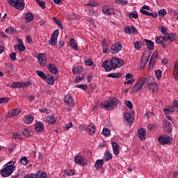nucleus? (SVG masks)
<instances>
[{
	"label": "nucleus",
	"instance_id": "a211bd4d",
	"mask_svg": "<svg viewBox=\"0 0 178 178\" xmlns=\"http://www.w3.org/2000/svg\"><path fill=\"white\" fill-rule=\"evenodd\" d=\"M46 80L47 84L49 86H54V84H55V78H54L52 74H46Z\"/></svg>",
	"mask_w": 178,
	"mask_h": 178
},
{
	"label": "nucleus",
	"instance_id": "2f4dec72",
	"mask_svg": "<svg viewBox=\"0 0 178 178\" xmlns=\"http://www.w3.org/2000/svg\"><path fill=\"white\" fill-rule=\"evenodd\" d=\"M175 111V108H173V106H168L166 108L163 110V112L165 115H172Z\"/></svg>",
	"mask_w": 178,
	"mask_h": 178
},
{
	"label": "nucleus",
	"instance_id": "c9c22d12",
	"mask_svg": "<svg viewBox=\"0 0 178 178\" xmlns=\"http://www.w3.org/2000/svg\"><path fill=\"white\" fill-rule=\"evenodd\" d=\"M122 76V73L117 72V73H111L107 75V77H111L112 79H119Z\"/></svg>",
	"mask_w": 178,
	"mask_h": 178
},
{
	"label": "nucleus",
	"instance_id": "79ce46f5",
	"mask_svg": "<svg viewBox=\"0 0 178 178\" xmlns=\"http://www.w3.org/2000/svg\"><path fill=\"white\" fill-rule=\"evenodd\" d=\"M155 76L158 80H160L162 77V71L161 70H157L154 71Z\"/></svg>",
	"mask_w": 178,
	"mask_h": 178
},
{
	"label": "nucleus",
	"instance_id": "393cba45",
	"mask_svg": "<svg viewBox=\"0 0 178 178\" xmlns=\"http://www.w3.org/2000/svg\"><path fill=\"white\" fill-rule=\"evenodd\" d=\"M46 122L48 124H54V123H56V119L54 115H49L46 118Z\"/></svg>",
	"mask_w": 178,
	"mask_h": 178
},
{
	"label": "nucleus",
	"instance_id": "3c124183",
	"mask_svg": "<svg viewBox=\"0 0 178 178\" xmlns=\"http://www.w3.org/2000/svg\"><path fill=\"white\" fill-rule=\"evenodd\" d=\"M76 87H77L78 88H81V90H83L84 91L88 90V86L84 84L76 85Z\"/></svg>",
	"mask_w": 178,
	"mask_h": 178
},
{
	"label": "nucleus",
	"instance_id": "aec40b11",
	"mask_svg": "<svg viewBox=\"0 0 178 178\" xmlns=\"http://www.w3.org/2000/svg\"><path fill=\"white\" fill-rule=\"evenodd\" d=\"M144 41L146 43V47L149 49V51L154 50V42L147 39H145Z\"/></svg>",
	"mask_w": 178,
	"mask_h": 178
},
{
	"label": "nucleus",
	"instance_id": "a18cd8bd",
	"mask_svg": "<svg viewBox=\"0 0 178 178\" xmlns=\"http://www.w3.org/2000/svg\"><path fill=\"white\" fill-rule=\"evenodd\" d=\"M102 134L105 137H107V136H111V130L108 128H104L102 131Z\"/></svg>",
	"mask_w": 178,
	"mask_h": 178
},
{
	"label": "nucleus",
	"instance_id": "bb28decb",
	"mask_svg": "<svg viewBox=\"0 0 178 178\" xmlns=\"http://www.w3.org/2000/svg\"><path fill=\"white\" fill-rule=\"evenodd\" d=\"M148 87L152 92H156V91H158V85L154 82L149 83Z\"/></svg>",
	"mask_w": 178,
	"mask_h": 178
},
{
	"label": "nucleus",
	"instance_id": "a19ab883",
	"mask_svg": "<svg viewBox=\"0 0 178 178\" xmlns=\"http://www.w3.org/2000/svg\"><path fill=\"white\" fill-rule=\"evenodd\" d=\"M149 56H151V54H149L147 56H145L144 54L142 56L141 61L146 63H148V60H149Z\"/></svg>",
	"mask_w": 178,
	"mask_h": 178
},
{
	"label": "nucleus",
	"instance_id": "37998d69",
	"mask_svg": "<svg viewBox=\"0 0 178 178\" xmlns=\"http://www.w3.org/2000/svg\"><path fill=\"white\" fill-rule=\"evenodd\" d=\"M159 17H163V16H166L168 15V12L165 9H161L158 12Z\"/></svg>",
	"mask_w": 178,
	"mask_h": 178
},
{
	"label": "nucleus",
	"instance_id": "9d476101",
	"mask_svg": "<svg viewBox=\"0 0 178 178\" xmlns=\"http://www.w3.org/2000/svg\"><path fill=\"white\" fill-rule=\"evenodd\" d=\"M74 161L78 165H81V166H86L87 165V159L84 156H76Z\"/></svg>",
	"mask_w": 178,
	"mask_h": 178
},
{
	"label": "nucleus",
	"instance_id": "4d7b16f0",
	"mask_svg": "<svg viewBox=\"0 0 178 178\" xmlns=\"http://www.w3.org/2000/svg\"><path fill=\"white\" fill-rule=\"evenodd\" d=\"M8 2L10 6L16 8V3L17 2V0H8Z\"/></svg>",
	"mask_w": 178,
	"mask_h": 178
},
{
	"label": "nucleus",
	"instance_id": "5fc2aeb1",
	"mask_svg": "<svg viewBox=\"0 0 178 178\" xmlns=\"http://www.w3.org/2000/svg\"><path fill=\"white\" fill-rule=\"evenodd\" d=\"M158 54H159L158 51H154L150 59H152L153 60H154V62H156V59L158 58Z\"/></svg>",
	"mask_w": 178,
	"mask_h": 178
},
{
	"label": "nucleus",
	"instance_id": "20e7f679",
	"mask_svg": "<svg viewBox=\"0 0 178 178\" xmlns=\"http://www.w3.org/2000/svg\"><path fill=\"white\" fill-rule=\"evenodd\" d=\"M29 86H31V82L26 81V82H13L11 84V88H24V87H29Z\"/></svg>",
	"mask_w": 178,
	"mask_h": 178
},
{
	"label": "nucleus",
	"instance_id": "2eb2a0df",
	"mask_svg": "<svg viewBox=\"0 0 178 178\" xmlns=\"http://www.w3.org/2000/svg\"><path fill=\"white\" fill-rule=\"evenodd\" d=\"M47 69L52 73L53 74H58L59 73V71L58 70V67H56V65L54 63H50L47 65Z\"/></svg>",
	"mask_w": 178,
	"mask_h": 178
},
{
	"label": "nucleus",
	"instance_id": "6ab92c4d",
	"mask_svg": "<svg viewBox=\"0 0 178 178\" xmlns=\"http://www.w3.org/2000/svg\"><path fill=\"white\" fill-rule=\"evenodd\" d=\"M163 126L167 133H172V123H170V122L168 120L165 121Z\"/></svg>",
	"mask_w": 178,
	"mask_h": 178
},
{
	"label": "nucleus",
	"instance_id": "ddd939ff",
	"mask_svg": "<svg viewBox=\"0 0 178 178\" xmlns=\"http://www.w3.org/2000/svg\"><path fill=\"white\" fill-rule=\"evenodd\" d=\"M124 120L127 124H130L133 123V114L130 113H126L124 115Z\"/></svg>",
	"mask_w": 178,
	"mask_h": 178
},
{
	"label": "nucleus",
	"instance_id": "b1692460",
	"mask_svg": "<svg viewBox=\"0 0 178 178\" xmlns=\"http://www.w3.org/2000/svg\"><path fill=\"white\" fill-rule=\"evenodd\" d=\"M88 133L90 136H94L95 134V125L94 124L88 126Z\"/></svg>",
	"mask_w": 178,
	"mask_h": 178
},
{
	"label": "nucleus",
	"instance_id": "c03bdc74",
	"mask_svg": "<svg viewBox=\"0 0 178 178\" xmlns=\"http://www.w3.org/2000/svg\"><path fill=\"white\" fill-rule=\"evenodd\" d=\"M156 63V61H155V60L150 59L149 62V70H152V69H154Z\"/></svg>",
	"mask_w": 178,
	"mask_h": 178
},
{
	"label": "nucleus",
	"instance_id": "39448f33",
	"mask_svg": "<svg viewBox=\"0 0 178 178\" xmlns=\"http://www.w3.org/2000/svg\"><path fill=\"white\" fill-rule=\"evenodd\" d=\"M122 48H123L122 43L116 42L111 46V49L109 50V53L113 54H118V52H120V51H122Z\"/></svg>",
	"mask_w": 178,
	"mask_h": 178
},
{
	"label": "nucleus",
	"instance_id": "58836bf2",
	"mask_svg": "<svg viewBox=\"0 0 178 178\" xmlns=\"http://www.w3.org/2000/svg\"><path fill=\"white\" fill-rule=\"evenodd\" d=\"M156 44H163V41H165V36H159L155 40Z\"/></svg>",
	"mask_w": 178,
	"mask_h": 178
},
{
	"label": "nucleus",
	"instance_id": "0e129e2a",
	"mask_svg": "<svg viewBox=\"0 0 178 178\" xmlns=\"http://www.w3.org/2000/svg\"><path fill=\"white\" fill-rule=\"evenodd\" d=\"M10 58L12 59V60H17L16 58V53L13 52L10 54Z\"/></svg>",
	"mask_w": 178,
	"mask_h": 178
},
{
	"label": "nucleus",
	"instance_id": "a878e982",
	"mask_svg": "<svg viewBox=\"0 0 178 178\" xmlns=\"http://www.w3.org/2000/svg\"><path fill=\"white\" fill-rule=\"evenodd\" d=\"M143 88L141 86H140V83H136V85L132 88L131 90V94H136V92H138L140 90H141Z\"/></svg>",
	"mask_w": 178,
	"mask_h": 178
},
{
	"label": "nucleus",
	"instance_id": "1a4fd4ad",
	"mask_svg": "<svg viewBox=\"0 0 178 178\" xmlns=\"http://www.w3.org/2000/svg\"><path fill=\"white\" fill-rule=\"evenodd\" d=\"M64 102L65 105H67L68 106H74L76 104L74 102V99H73V97H72V95H67L66 96H65Z\"/></svg>",
	"mask_w": 178,
	"mask_h": 178
},
{
	"label": "nucleus",
	"instance_id": "5701e85b",
	"mask_svg": "<svg viewBox=\"0 0 178 178\" xmlns=\"http://www.w3.org/2000/svg\"><path fill=\"white\" fill-rule=\"evenodd\" d=\"M16 9H20L23 10L24 9V1L23 0H17V3L15 4Z\"/></svg>",
	"mask_w": 178,
	"mask_h": 178
},
{
	"label": "nucleus",
	"instance_id": "6e6552de",
	"mask_svg": "<svg viewBox=\"0 0 178 178\" xmlns=\"http://www.w3.org/2000/svg\"><path fill=\"white\" fill-rule=\"evenodd\" d=\"M38 60L42 66V67H44L47 65V55L44 53H41L38 56Z\"/></svg>",
	"mask_w": 178,
	"mask_h": 178
},
{
	"label": "nucleus",
	"instance_id": "473e14b6",
	"mask_svg": "<svg viewBox=\"0 0 178 178\" xmlns=\"http://www.w3.org/2000/svg\"><path fill=\"white\" fill-rule=\"evenodd\" d=\"M14 48L16 49H19V52H24L26 51V47H24V44L23 43H20L19 45H14Z\"/></svg>",
	"mask_w": 178,
	"mask_h": 178
},
{
	"label": "nucleus",
	"instance_id": "603ef678",
	"mask_svg": "<svg viewBox=\"0 0 178 178\" xmlns=\"http://www.w3.org/2000/svg\"><path fill=\"white\" fill-rule=\"evenodd\" d=\"M23 136L26 137V138H30V132L29 131V129H25L24 131H22Z\"/></svg>",
	"mask_w": 178,
	"mask_h": 178
},
{
	"label": "nucleus",
	"instance_id": "4c0bfd02",
	"mask_svg": "<svg viewBox=\"0 0 178 178\" xmlns=\"http://www.w3.org/2000/svg\"><path fill=\"white\" fill-rule=\"evenodd\" d=\"M52 20L56 23V24H57V26H58V27H60L62 29H63V26H62V24L60 23V20H59V19L56 18V17H54L52 18Z\"/></svg>",
	"mask_w": 178,
	"mask_h": 178
},
{
	"label": "nucleus",
	"instance_id": "69168bd1",
	"mask_svg": "<svg viewBox=\"0 0 178 178\" xmlns=\"http://www.w3.org/2000/svg\"><path fill=\"white\" fill-rule=\"evenodd\" d=\"M24 178H37V174H30V175H26Z\"/></svg>",
	"mask_w": 178,
	"mask_h": 178
},
{
	"label": "nucleus",
	"instance_id": "9b49d317",
	"mask_svg": "<svg viewBox=\"0 0 178 178\" xmlns=\"http://www.w3.org/2000/svg\"><path fill=\"white\" fill-rule=\"evenodd\" d=\"M124 30L127 34H137L138 33V31L134 26H125Z\"/></svg>",
	"mask_w": 178,
	"mask_h": 178
},
{
	"label": "nucleus",
	"instance_id": "680f3d73",
	"mask_svg": "<svg viewBox=\"0 0 178 178\" xmlns=\"http://www.w3.org/2000/svg\"><path fill=\"white\" fill-rule=\"evenodd\" d=\"M16 148V144L13 143L8 148L9 152H13V151H15Z\"/></svg>",
	"mask_w": 178,
	"mask_h": 178
},
{
	"label": "nucleus",
	"instance_id": "f03ea898",
	"mask_svg": "<svg viewBox=\"0 0 178 178\" xmlns=\"http://www.w3.org/2000/svg\"><path fill=\"white\" fill-rule=\"evenodd\" d=\"M16 166H15L14 161H10L3 166V168L1 170V175L2 177H9L13 172H15Z\"/></svg>",
	"mask_w": 178,
	"mask_h": 178
},
{
	"label": "nucleus",
	"instance_id": "6e6d98bb",
	"mask_svg": "<svg viewBox=\"0 0 178 178\" xmlns=\"http://www.w3.org/2000/svg\"><path fill=\"white\" fill-rule=\"evenodd\" d=\"M20 162L22 165H27V163H29V159H27V157H22Z\"/></svg>",
	"mask_w": 178,
	"mask_h": 178
},
{
	"label": "nucleus",
	"instance_id": "c756f323",
	"mask_svg": "<svg viewBox=\"0 0 178 178\" xmlns=\"http://www.w3.org/2000/svg\"><path fill=\"white\" fill-rule=\"evenodd\" d=\"M34 19V15L31 13H27L25 15V19L28 23H30Z\"/></svg>",
	"mask_w": 178,
	"mask_h": 178
},
{
	"label": "nucleus",
	"instance_id": "ea45409f",
	"mask_svg": "<svg viewBox=\"0 0 178 178\" xmlns=\"http://www.w3.org/2000/svg\"><path fill=\"white\" fill-rule=\"evenodd\" d=\"M115 3H118V5H122L123 6H126V5L129 3V1L127 0H115Z\"/></svg>",
	"mask_w": 178,
	"mask_h": 178
},
{
	"label": "nucleus",
	"instance_id": "e2e57ef3",
	"mask_svg": "<svg viewBox=\"0 0 178 178\" xmlns=\"http://www.w3.org/2000/svg\"><path fill=\"white\" fill-rule=\"evenodd\" d=\"M73 126V124L72 122L68 123L65 125V127H64V130L65 131H67V130H69V129H70Z\"/></svg>",
	"mask_w": 178,
	"mask_h": 178
},
{
	"label": "nucleus",
	"instance_id": "c85d7f7f",
	"mask_svg": "<svg viewBox=\"0 0 178 178\" xmlns=\"http://www.w3.org/2000/svg\"><path fill=\"white\" fill-rule=\"evenodd\" d=\"M70 45L71 47H72V49H74V51H79L77 43H76V40L74 39H71L70 40Z\"/></svg>",
	"mask_w": 178,
	"mask_h": 178
},
{
	"label": "nucleus",
	"instance_id": "f3484780",
	"mask_svg": "<svg viewBox=\"0 0 178 178\" xmlns=\"http://www.w3.org/2000/svg\"><path fill=\"white\" fill-rule=\"evenodd\" d=\"M103 12L105 13V15H107L108 16L111 15H115V9L113 8H109L108 6H105L103 8Z\"/></svg>",
	"mask_w": 178,
	"mask_h": 178
},
{
	"label": "nucleus",
	"instance_id": "052dcab7",
	"mask_svg": "<svg viewBox=\"0 0 178 178\" xmlns=\"http://www.w3.org/2000/svg\"><path fill=\"white\" fill-rule=\"evenodd\" d=\"M134 45L135 47V49H141V46L140 45V42L138 41H136L134 43Z\"/></svg>",
	"mask_w": 178,
	"mask_h": 178
},
{
	"label": "nucleus",
	"instance_id": "f257e3e1",
	"mask_svg": "<svg viewBox=\"0 0 178 178\" xmlns=\"http://www.w3.org/2000/svg\"><path fill=\"white\" fill-rule=\"evenodd\" d=\"M123 65H124V60H123L122 58L113 57L111 60H104L102 63V66L105 69V72H111V70H113V69L122 67Z\"/></svg>",
	"mask_w": 178,
	"mask_h": 178
},
{
	"label": "nucleus",
	"instance_id": "338daca9",
	"mask_svg": "<svg viewBox=\"0 0 178 178\" xmlns=\"http://www.w3.org/2000/svg\"><path fill=\"white\" fill-rule=\"evenodd\" d=\"M140 13H142V15H144L145 16H149V12H148L145 10H140Z\"/></svg>",
	"mask_w": 178,
	"mask_h": 178
},
{
	"label": "nucleus",
	"instance_id": "423d86ee",
	"mask_svg": "<svg viewBox=\"0 0 178 178\" xmlns=\"http://www.w3.org/2000/svg\"><path fill=\"white\" fill-rule=\"evenodd\" d=\"M159 143L162 144V145H166L168 144H172V141H173V138L170 136H159Z\"/></svg>",
	"mask_w": 178,
	"mask_h": 178
},
{
	"label": "nucleus",
	"instance_id": "cd10ccee",
	"mask_svg": "<svg viewBox=\"0 0 178 178\" xmlns=\"http://www.w3.org/2000/svg\"><path fill=\"white\" fill-rule=\"evenodd\" d=\"M33 120L34 118H33V116H31L30 115L25 116L24 118V123H26V124H30V123H33Z\"/></svg>",
	"mask_w": 178,
	"mask_h": 178
},
{
	"label": "nucleus",
	"instance_id": "864d4df0",
	"mask_svg": "<svg viewBox=\"0 0 178 178\" xmlns=\"http://www.w3.org/2000/svg\"><path fill=\"white\" fill-rule=\"evenodd\" d=\"M6 33L8 34H13V32L15 31L14 27H8L5 30Z\"/></svg>",
	"mask_w": 178,
	"mask_h": 178
},
{
	"label": "nucleus",
	"instance_id": "dca6fc26",
	"mask_svg": "<svg viewBox=\"0 0 178 178\" xmlns=\"http://www.w3.org/2000/svg\"><path fill=\"white\" fill-rule=\"evenodd\" d=\"M34 129L38 133H41L44 130V123L42 122H37L35 124Z\"/></svg>",
	"mask_w": 178,
	"mask_h": 178
},
{
	"label": "nucleus",
	"instance_id": "49530a36",
	"mask_svg": "<svg viewBox=\"0 0 178 178\" xmlns=\"http://www.w3.org/2000/svg\"><path fill=\"white\" fill-rule=\"evenodd\" d=\"M124 104L129 109H133V102L130 100H125Z\"/></svg>",
	"mask_w": 178,
	"mask_h": 178
},
{
	"label": "nucleus",
	"instance_id": "f8f14e48",
	"mask_svg": "<svg viewBox=\"0 0 178 178\" xmlns=\"http://www.w3.org/2000/svg\"><path fill=\"white\" fill-rule=\"evenodd\" d=\"M164 40L165 42H166V41H170V42H173V41L176 40V34L167 33L164 35Z\"/></svg>",
	"mask_w": 178,
	"mask_h": 178
},
{
	"label": "nucleus",
	"instance_id": "8fccbe9b",
	"mask_svg": "<svg viewBox=\"0 0 178 178\" xmlns=\"http://www.w3.org/2000/svg\"><path fill=\"white\" fill-rule=\"evenodd\" d=\"M129 16L130 19L134 18V19H137L138 17V13H137V11H135L134 13H129Z\"/></svg>",
	"mask_w": 178,
	"mask_h": 178
},
{
	"label": "nucleus",
	"instance_id": "412c9836",
	"mask_svg": "<svg viewBox=\"0 0 178 178\" xmlns=\"http://www.w3.org/2000/svg\"><path fill=\"white\" fill-rule=\"evenodd\" d=\"M20 113V109L15 108L10 111L8 114V118H13V116H17Z\"/></svg>",
	"mask_w": 178,
	"mask_h": 178
},
{
	"label": "nucleus",
	"instance_id": "0eeeda50",
	"mask_svg": "<svg viewBox=\"0 0 178 178\" xmlns=\"http://www.w3.org/2000/svg\"><path fill=\"white\" fill-rule=\"evenodd\" d=\"M58 35H59V29H56L51 35V39L49 40L50 45H56L58 42Z\"/></svg>",
	"mask_w": 178,
	"mask_h": 178
},
{
	"label": "nucleus",
	"instance_id": "72a5a7b5",
	"mask_svg": "<svg viewBox=\"0 0 178 178\" xmlns=\"http://www.w3.org/2000/svg\"><path fill=\"white\" fill-rule=\"evenodd\" d=\"M37 75L40 77V79H42V80H47V74L44 73V72L40 70H36Z\"/></svg>",
	"mask_w": 178,
	"mask_h": 178
},
{
	"label": "nucleus",
	"instance_id": "4468645a",
	"mask_svg": "<svg viewBox=\"0 0 178 178\" xmlns=\"http://www.w3.org/2000/svg\"><path fill=\"white\" fill-rule=\"evenodd\" d=\"M147 133V130L144 128H140L138 130V136L139 140H141V141H144L145 140V134Z\"/></svg>",
	"mask_w": 178,
	"mask_h": 178
},
{
	"label": "nucleus",
	"instance_id": "7ed1b4c3",
	"mask_svg": "<svg viewBox=\"0 0 178 178\" xmlns=\"http://www.w3.org/2000/svg\"><path fill=\"white\" fill-rule=\"evenodd\" d=\"M118 105H119V99L116 98H111L101 103L102 109H106V111H112L113 107Z\"/></svg>",
	"mask_w": 178,
	"mask_h": 178
},
{
	"label": "nucleus",
	"instance_id": "7c9ffc66",
	"mask_svg": "<svg viewBox=\"0 0 178 178\" xmlns=\"http://www.w3.org/2000/svg\"><path fill=\"white\" fill-rule=\"evenodd\" d=\"M102 166H104V160L102 159L97 160L95 165V168H96V169H101Z\"/></svg>",
	"mask_w": 178,
	"mask_h": 178
},
{
	"label": "nucleus",
	"instance_id": "13d9d810",
	"mask_svg": "<svg viewBox=\"0 0 178 178\" xmlns=\"http://www.w3.org/2000/svg\"><path fill=\"white\" fill-rule=\"evenodd\" d=\"M9 102L8 97H1L0 98V104H7Z\"/></svg>",
	"mask_w": 178,
	"mask_h": 178
},
{
	"label": "nucleus",
	"instance_id": "bf43d9fd",
	"mask_svg": "<svg viewBox=\"0 0 178 178\" xmlns=\"http://www.w3.org/2000/svg\"><path fill=\"white\" fill-rule=\"evenodd\" d=\"M85 64L86 65V66H92V59L88 58L85 60Z\"/></svg>",
	"mask_w": 178,
	"mask_h": 178
},
{
	"label": "nucleus",
	"instance_id": "774afa93",
	"mask_svg": "<svg viewBox=\"0 0 178 178\" xmlns=\"http://www.w3.org/2000/svg\"><path fill=\"white\" fill-rule=\"evenodd\" d=\"M173 106L177 111H178V101L175 100L173 102Z\"/></svg>",
	"mask_w": 178,
	"mask_h": 178
},
{
	"label": "nucleus",
	"instance_id": "09e8293b",
	"mask_svg": "<svg viewBox=\"0 0 178 178\" xmlns=\"http://www.w3.org/2000/svg\"><path fill=\"white\" fill-rule=\"evenodd\" d=\"M35 1L38 3L39 6L42 8V9H45V1H41L40 0H35Z\"/></svg>",
	"mask_w": 178,
	"mask_h": 178
},
{
	"label": "nucleus",
	"instance_id": "f704fd0d",
	"mask_svg": "<svg viewBox=\"0 0 178 178\" xmlns=\"http://www.w3.org/2000/svg\"><path fill=\"white\" fill-rule=\"evenodd\" d=\"M112 158H113V155L111 153V152L106 151L104 155V161H106V162H108V161H111Z\"/></svg>",
	"mask_w": 178,
	"mask_h": 178
},
{
	"label": "nucleus",
	"instance_id": "de8ad7c7",
	"mask_svg": "<svg viewBox=\"0 0 178 178\" xmlns=\"http://www.w3.org/2000/svg\"><path fill=\"white\" fill-rule=\"evenodd\" d=\"M13 138L15 140H22V135L19 133L13 134Z\"/></svg>",
	"mask_w": 178,
	"mask_h": 178
},
{
	"label": "nucleus",
	"instance_id": "e433bc0d",
	"mask_svg": "<svg viewBox=\"0 0 178 178\" xmlns=\"http://www.w3.org/2000/svg\"><path fill=\"white\" fill-rule=\"evenodd\" d=\"M38 177L39 178H48L47 173L42 172L41 171H38V172H36V178Z\"/></svg>",
	"mask_w": 178,
	"mask_h": 178
},
{
	"label": "nucleus",
	"instance_id": "4be33fe9",
	"mask_svg": "<svg viewBox=\"0 0 178 178\" xmlns=\"http://www.w3.org/2000/svg\"><path fill=\"white\" fill-rule=\"evenodd\" d=\"M113 151L114 155H119V145L116 142H112Z\"/></svg>",
	"mask_w": 178,
	"mask_h": 178
}]
</instances>
